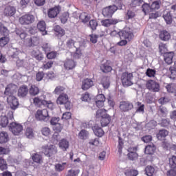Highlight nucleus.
<instances>
[{"label": "nucleus", "instance_id": "nucleus-40", "mask_svg": "<svg viewBox=\"0 0 176 176\" xmlns=\"http://www.w3.org/2000/svg\"><path fill=\"white\" fill-rule=\"evenodd\" d=\"M73 58H75V60H79L82 56L83 53L82 52V50L80 47H76L75 52L73 53L72 54Z\"/></svg>", "mask_w": 176, "mask_h": 176}, {"label": "nucleus", "instance_id": "nucleus-64", "mask_svg": "<svg viewBox=\"0 0 176 176\" xmlns=\"http://www.w3.org/2000/svg\"><path fill=\"white\" fill-rule=\"evenodd\" d=\"M79 170L71 169L68 171L67 176H78L79 175Z\"/></svg>", "mask_w": 176, "mask_h": 176}, {"label": "nucleus", "instance_id": "nucleus-8", "mask_svg": "<svg viewBox=\"0 0 176 176\" xmlns=\"http://www.w3.org/2000/svg\"><path fill=\"white\" fill-rule=\"evenodd\" d=\"M116 10H118V6H110L109 7L104 8L102 10V14L104 16V17H112V16L113 15V13H115V12H116Z\"/></svg>", "mask_w": 176, "mask_h": 176}, {"label": "nucleus", "instance_id": "nucleus-46", "mask_svg": "<svg viewBox=\"0 0 176 176\" xmlns=\"http://www.w3.org/2000/svg\"><path fill=\"white\" fill-rule=\"evenodd\" d=\"M15 32H16V35H18L19 36V38H21V39H22V40L25 39L26 36H28V34H27V32H25L23 30L16 29L15 30Z\"/></svg>", "mask_w": 176, "mask_h": 176}, {"label": "nucleus", "instance_id": "nucleus-24", "mask_svg": "<svg viewBox=\"0 0 176 176\" xmlns=\"http://www.w3.org/2000/svg\"><path fill=\"white\" fill-rule=\"evenodd\" d=\"M112 67L109 65L108 62L100 65V70L104 74H109V72H112Z\"/></svg>", "mask_w": 176, "mask_h": 176}, {"label": "nucleus", "instance_id": "nucleus-60", "mask_svg": "<svg viewBox=\"0 0 176 176\" xmlns=\"http://www.w3.org/2000/svg\"><path fill=\"white\" fill-rule=\"evenodd\" d=\"M142 12H144V14L149 13L152 9H151V6L148 3L143 4L142 6Z\"/></svg>", "mask_w": 176, "mask_h": 176}, {"label": "nucleus", "instance_id": "nucleus-1", "mask_svg": "<svg viewBox=\"0 0 176 176\" xmlns=\"http://www.w3.org/2000/svg\"><path fill=\"white\" fill-rule=\"evenodd\" d=\"M57 147L53 144H46L41 147V153L45 155L46 157H53V156L57 155Z\"/></svg>", "mask_w": 176, "mask_h": 176}, {"label": "nucleus", "instance_id": "nucleus-51", "mask_svg": "<svg viewBox=\"0 0 176 176\" xmlns=\"http://www.w3.org/2000/svg\"><path fill=\"white\" fill-rule=\"evenodd\" d=\"M8 169V163L3 157H0V170L3 171V170Z\"/></svg>", "mask_w": 176, "mask_h": 176}, {"label": "nucleus", "instance_id": "nucleus-7", "mask_svg": "<svg viewBox=\"0 0 176 176\" xmlns=\"http://www.w3.org/2000/svg\"><path fill=\"white\" fill-rule=\"evenodd\" d=\"M119 36L120 38H123L124 39L129 41L134 38V34H133V32H131L129 28H125L119 32Z\"/></svg>", "mask_w": 176, "mask_h": 176}, {"label": "nucleus", "instance_id": "nucleus-42", "mask_svg": "<svg viewBox=\"0 0 176 176\" xmlns=\"http://www.w3.org/2000/svg\"><path fill=\"white\" fill-rule=\"evenodd\" d=\"M155 167L152 166L148 165L145 168V173H146V175L148 176H153V174H155Z\"/></svg>", "mask_w": 176, "mask_h": 176}, {"label": "nucleus", "instance_id": "nucleus-15", "mask_svg": "<svg viewBox=\"0 0 176 176\" xmlns=\"http://www.w3.org/2000/svg\"><path fill=\"white\" fill-rule=\"evenodd\" d=\"M119 23V20L111 19H103L101 21V24L103 27H111V25H116Z\"/></svg>", "mask_w": 176, "mask_h": 176}, {"label": "nucleus", "instance_id": "nucleus-33", "mask_svg": "<svg viewBox=\"0 0 176 176\" xmlns=\"http://www.w3.org/2000/svg\"><path fill=\"white\" fill-rule=\"evenodd\" d=\"M107 111L105 109H100L97 110L96 118V119H102V118H105L109 114L107 113Z\"/></svg>", "mask_w": 176, "mask_h": 176}, {"label": "nucleus", "instance_id": "nucleus-17", "mask_svg": "<svg viewBox=\"0 0 176 176\" xmlns=\"http://www.w3.org/2000/svg\"><path fill=\"white\" fill-rule=\"evenodd\" d=\"M159 36L160 39L164 42H168L171 39V34L167 30H162Z\"/></svg>", "mask_w": 176, "mask_h": 176}, {"label": "nucleus", "instance_id": "nucleus-34", "mask_svg": "<svg viewBox=\"0 0 176 176\" xmlns=\"http://www.w3.org/2000/svg\"><path fill=\"white\" fill-rule=\"evenodd\" d=\"M75 43H76V41H75L74 38H68L66 41L65 46L67 50H71V49H74V47H76L75 46Z\"/></svg>", "mask_w": 176, "mask_h": 176}, {"label": "nucleus", "instance_id": "nucleus-43", "mask_svg": "<svg viewBox=\"0 0 176 176\" xmlns=\"http://www.w3.org/2000/svg\"><path fill=\"white\" fill-rule=\"evenodd\" d=\"M101 85H102V87H104V89H108L110 85L109 77L108 76L102 77L101 80Z\"/></svg>", "mask_w": 176, "mask_h": 176}, {"label": "nucleus", "instance_id": "nucleus-5", "mask_svg": "<svg viewBox=\"0 0 176 176\" xmlns=\"http://www.w3.org/2000/svg\"><path fill=\"white\" fill-rule=\"evenodd\" d=\"M34 21H35V16L30 14L23 15L19 18V23L22 25H30V24H32Z\"/></svg>", "mask_w": 176, "mask_h": 176}, {"label": "nucleus", "instance_id": "nucleus-27", "mask_svg": "<svg viewBox=\"0 0 176 176\" xmlns=\"http://www.w3.org/2000/svg\"><path fill=\"white\" fill-rule=\"evenodd\" d=\"M111 120L112 119L111 118V116H109V114L100 118V124L102 127H107V126L111 123Z\"/></svg>", "mask_w": 176, "mask_h": 176}, {"label": "nucleus", "instance_id": "nucleus-29", "mask_svg": "<svg viewBox=\"0 0 176 176\" xmlns=\"http://www.w3.org/2000/svg\"><path fill=\"white\" fill-rule=\"evenodd\" d=\"M39 93H40L39 87H38L35 85H32L30 86L29 89V94L30 96H32L33 97H34L35 96H38Z\"/></svg>", "mask_w": 176, "mask_h": 176}, {"label": "nucleus", "instance_id": "nucleus-57", "mask_svg": "<svg viewBox=\"0 0 176 176\" xmlns=\"http://www.w3.org/2000/svg\"><path fill=\"white\" fill-rule=\"evenodd\" d=\"M89 144L92 146H98V145H100V139L98 138L91 139L89 142Z\"/></svg>", "mask_w": 176, "mask_h": 176}, {"label": "nucleus", "instance_id": "nucleus-39", "mask_svg": "<svg viewBox=\"0 0 176 176\" xmlns=\"http://www.w3.org/2000/svg\"><path fill=\"white\" fill-rule=\"evenodd\" d=\"M65 167H67V162H63L61 164H55V170L57 173H61V171H64L65 170Z\"/></svg>", "mask_w": 176, "mask_h": 176}, {"label": "nucleus", "instance_id": "nucleus-3", "mask_svg": "<svg viewBox=\"0 0 176 176\" xmlns=\"http://www.w3.org/2000/svg\"><path fill=\"white\" fill-rule=\"evenodd\" d=\"M133 74L125 72L121 76V81L123 86H131L133 85Z\"/></svg>", "mask_w": 176, "mask_h": 176}, {"label": "nucleus", "instance_id": "nucleus-32", "mask_svg": "<svg viewBox=\"0 0 176 176\" xmlns=\"http://www.w3.org/2000/svg\"><path fill=\"white\" fill-rule=\"evenodd\" d=\"M156 151V146L152 144L145 147L144 153L146 155H153Z\"/></svg>", "mask_w": 176, "mask_h": 176}, {"label": "nucleus", "instance_id": "nucleus-19", "mask_svg": "<svg viewBox=\"0 0 176 176\" xmlns=\"http://www.w3.org/2000/svg\"><path fill=\"white\" fill-rule=\"evenodd\" d=\"M37 29L40 32H41V34L45 36V35H47V31H46V23L45 21H40L37 23Z\"/></svg>", "mask_w": 176, "mask_h": 176}, {"label": "nucleus", "instance_id": "nucleus-18", "mask_svg": "<svg viewBox=\"0 0 176 176\" xmlns=\"http://www.w3.org/2000/svg\"><path fill=\"white\" fill-rule=\"evenodd\" d=\"M31 157L34 163L36 164H42L43 163V157L39 153H33Z\"/></svg>", "mask_w": 176, "mask_h": 176}, {"label": "nucleus", "instance_id": "nucleus-9", "mask_svg": "<svg viewBox=\"0 0 176 176\" xmlns=\"http://www.w3.org/2000/svg\"><path fill=\"white\" fill-rule=\"evenodd\" d=\"M119 108L121 112H129L134 108V105L130 101H122L120 102Z\"/></svg>", "mask_w": 176, "mask_h": 176}, {"label": "nucleus", "instance_id": "nucleus-45", "mask_svg": "<svg viewBox=\"0 0 176 176\" xmlns=\"http://www.w3.org/2000/svg\"><path fill=\"white\" fill-rule=\"evenodd\" d=\"M9 124V120L8 119V117L6 116H1L0 117V126L1 127H6Z\"/></svg>", "mask_w": 176, "mask_h": 176}, {"label": "nucleus", "instance_id": "nucleus-13", "mask_svg": "<svg viewBox=\"0 0 176 176\" xmlns=\"http://www.w3.org/2000/svg\"><path fill=\"white\" fill-rule=\"evenodd\" d=\"M60 7H53L47 10V16L50 19H56V16L60 14Z\"/></svg>", "mask_w": 176, "mask_h": 176}, {"label": "nucleus", "instance_id": "nucleus-55", "mask_svg": "<svg viewBox=\"0 0 176 176\" xmlns=\"http://www.w3.org/2000/svg\"><path fill=\"white\" fill-rule=\"evenodd\" d=\"M146 75L148 78H155L156 75V70L151 68H148L146 72Z\"/></svg>", "mask_w": 176, "mask_h": 176}, {"label": "nucleus", "instance_id": "nucleus-31", "mask_svg": "<svg viewBox=\"0 0 176 176\" xmlns=\"http://www.w3.org/2000/svg\"><path fill=\"white\" fill-rule=\"evenodd\" d=\"M124 174L126 176H137L138 175V170L133 168H126L124 170Z\"/></svg>", "mask_w": 176, "mask_h": 176}, {"label": "nucleus", "instance_id": "nucleus-11", "mask_svg": "<svg viewBox=\"0 0 176 176\" xmlns=\"http://www.w3.org/2000/svg\"><path fill=\"white\" fill-rule=\"evenodd\" d=\"M16 90L17 86L16 85L10 84L6 87L4 94L5 96H8V97L14 96L16 93Z\"/></svg>", "mask_w": 176, "mask_h": 176}, {"label": "nucleus", "instance_id": "nucleus-44", "mask_svg": "<svg viewBox=\"0 0 176 176\" xmlns=\"http://www.w3.org/2000/svg\"><path fill=\"white\" fill-rule=\"evenodd\" d=\"M89 137V132L85 129H82L78 133V138L80 140H87Z\"/></svg>", "mask_w": 176, "mask_h": 176}, {"label": "nucleus", "instance_id": "nucleus-6", "mask_svg": "<svg viewBox=\"0 0 176 176\" xmlns=\"http://www.w3.org/2000/svg\"><path fill=\"white\" fill-rule=\"evenodd\" d=\"M41 43V38L39 36H31L29 38L26 39L25 45L28 47H35V46H38Z\"/></svg>", "mask_w": 176, "mask_h": 176}, {"label": "nucleus", "instance_id": "nucleus-54", "mask_svg": "<svg viewBox=\"0 0 176 176\" xmlns=\"http://www.w3.org/2000/svg\"><path fill=\"white\" fill-rule=\"evenodd\" d=\"M46 57L48 60H54L57 57V52L52 51L46 53Z\"/></svg>", "mask_w": 176, "mask_h": 176}, {"label": "nucleus", "instance_id": "nucleus-59", "mask_svg": "<svg viewBox=\"0 0 176 176\" xmlns=\"http://www.w3.org/2000/svg\"><path fill=\"white\" fill-rule=\"evenodd\" d=\"M68 17H69V15L68 13L65 12L62 14V15L60 16V20L63 24H65L67 21H68Z\"/></svg>", "mask_w": 176, "mask_h": 176}, {"label": "nucleus", "instance_id": "nucleus-36", "mask_svg": "<svg viewBox=\"0 0 176 176\" xmlns=\"http://www.w3.org/2000/svg\"><path fill=\"white\" fill-rule=\"evenodd\" d=\"M9 141V135L6 131L0 133V144H6Z\"/></svg>", "mask_w": 176, "mask_h": 176}, {"label": "nucleus", "instance_id": "nucleus-58", "mask_svg": "<svg viewBox=\"0 0 176 176\" xmlns=\"http://www.w3.org/2000/svg\"><path fill=\"white\" fill-rule=\"evenodd\" d=\"M142 2H144L142 0H131L130 6H131V8H137V6H141Z\"/></svg>", "mask_w": 176, "mask_h": 176}, {"label": "nucleus", "instance_id": "nucleus-35", "mask_svg": "<svg viewBox=\"0 0 176 176\" xmlns=\"http://www.w3.org/2000/svg\"><path fill=\"white\" fill-rule=\"evenodd\" d=\"M164 61L166 63V64H173V58H174V53L169 52V53H165L164 55Z\"/></svg>", "mask_w": 176, "mask_h": 176}, {"label": "nucleus", "instance_id": "nucleus-12", "mask_svg": "<svg viewBox=\"0 0 176 176\" xmlns=\"http://www.w3.org/2000/svg\"><path fill=\"white\" fill-rule=\"evenodd\" d=\"M7 102L11 107V109H17L19 108V99L16 96H8L7 98Z\"/></svg>", "mask_w": 176, "mask_h": 176}, {"label": "nucleus", "instance_id": "nucleus-23", "mask_svg": "<svg viewBox=\"0 0 176 176\" xmlns=\"http://www.w3.org/2000/svg\"><path fill=\"white\" fill-rule=\"evenodd\" d=\"M167 135H168V131L166 129H161L157 133L156 137L160 141H164Z\"/></svg>", "mask_w": 176, "mask_h": 176}, {"label": "nucleus", "instance_id": "nucleus-16", "mask_svg": "<svg viewBox=\"0 0 176 176\" xmlns=\"http://www.w3.org/2000/svg\"><path fill=\"white\" fill-rule=\"evenodd\" d=\"M3 14L7 17H12L16 14V8L13 6H8L5 8Z\"/></svg>", "mask_w": 176, "mask_h": 176}, {"label": "nucleus", "instance_id": "nucleus-26", "mask_svg": "<svg viewBox=\"0 0 176 176\" xmlns=\"http://www.w3.org/2000/svg\"><path fill=\"white\" fill-rule=\"evenodd\" d=\"M54 30L56 32V35L58 36V38H61L65 35V30H64V29L60 28V26L58 25L54 27Z\"/></svg>", "mask_w": 176, "mask_h": 176}, {"label": "nucleus", "instance_id": "nucleus-4", "mask_svg": "<svg viewBox=\"0 0 176 176\" xmlns=\"http://www.w3.org/2000/svg\"><path fill=\"white\" fill-rule=\"evenodd\" d=\"M146 87L150 91H153V93L160 91V85L153 80H148L146 83Z\"/></svg>", "mask_w": 176, "mask_h": 176}, {"label": "nucleus", "instance_id": "nucleus-47", "mask_svg": "<svg viewBox=\"0 0 176 176\" xmlns=\"http://www.w3.org/2000/svg\"><path fill=\"white\" fill-rule=\"evenodd\" d=\"M136 106V112H138L139 113H144V112H145V104H142L140 102H137Z\"/></svg>", "mask_w": 176, "mask_h": 176}, {"label": "nucleus", "instance_id": "nucleus-41", "mask_svg": "<svg viewBox=\"0 0 176 176\" xmlns=\"http://www.w3.org/2000/svg\"><path fill=\"white\" fill-rule=\"evenodd\" d=\"M89 27L93 32V31H96V30H97V27H98V22L96 19H91L89 22Z\"/></svg>", "mask_w": 176, "mask_h": 176}, {"label": "nucleus", "instance_id": "nucleus-10", "mask_svg": "<svg viewBox=\"0 0 176 176\" xmlns=\"http://www.w3.org/2000/svg\"><path fill=\"white\" fill-rule=\"evenodd\" d=\"M49 118V111L47 109L37 110L35 113L36 120H46Z\"/></svg>", "mask_w": 176, "mask_h": 176}, {"label": "nucleus", "instance_id": "nucleus-37", "mask_svg": "<svg viewBox=\"0 0 176 176\" xmlns=\"http://www.w3.org/2000/svg\"><path fill=\"white\" fill-rule=\"evenodd\" d=\"M33 103L35 105V107H38V108H41L42 105H44V104H46V100H42L38 97H35L33 99Z\"/></svg>", "mask_w": 176, "mask_h": 176}, {"label": "nucleus", "instance_id": "nucleus-14", "mask_svg": "<svg viewBox=\"0 0 176 176\" xmlns=\"http://www.w3.org/2000/svg\"><path fill=\"white\" fill-rule=\"evenodd\" d=\"M93 86H94V82L90 78H85L82 81L81 89L82 90H89V89L93 87Z\"/></svg>", "mask_w": 176, "mask_h": 176}, {"label": "nucleus", "instance_id": "nucleus-20", "mask_svg": "<svg viewBox=\"0 0 176 176\" xmlns=\"http://www.w3.org/2000/svg\"><path fill=\"white\" fill-rule=\"evenodd\" d=\"M69 101L68 95L66 94H61L57 98L56 102L59 105H64Z\"/></svg>", "mask_w": 176, "mask_h": 176}, {"label": "nucleus", "instance_id": "nucleus-61", "mask_svg": "<svg viewBox=\"0 0 176 176\" xmlns=\"http://www.w3.org/2000/svg\"><path fill=\"white\" fill-rule=\"evenodd\" d=\"M127 157L129 160H137V159H138V153H129Z\"/></svg>", "mask_w": 176, "mask_h": 176}, {"label": "nucleus", "instance_id": "nucleus-2", "mask_svg": "<svg viewBox=\"0 0 176 176\" xmlns=\"http://www.w3.org/2000/svg\"><path fill=\"white\" fill-rule=\"evenodd\" d=\"M8 127L14 135H20L23 130V125L17 122H11Z\"/></svg>", "mask_w": 176, "mask_h": 176}, {"label": "nucleus", "instance_id": "nucleus-52", "mask_svg": "<svg viewBox=\"0 0 176 176\" xmlns=\"http://www.w3.org/2000/svg\"><path fill=\"white\" fill-rule=\"evenodd\" d=\"M53 64H54V62L53 60H49L46 62L45 63H43L41 66L42 69H50L52 67H53Z\"/></svg>", "mask_w": 176, "mask_h": 176}, {"label": "nucleus", "instance_id": "nucleus-21", "mask_svg": "<svg viewBox=\"0 0 176 176\" xmlns=\"http://www.w3.org/2000/svg\"><path fill=\"white\" fill-rule=\"evenodd\" d=\"M28 87L27 85H22L19 87L18 90V97H27L28 95Z\"/></svg>", "mask_w": 176, "mask_h": 176}, {"label": "nucleus", "instance_id": "nucleus-22", "mask_svg": "<svg viewBox=\"0 0 176 176\" xmlns=\"http://www.w3.org/2000/svg\"><path fill=\"white\" fill-rule=\"evenodd\" d=\"M65 69H74L76 67V63L72 59H67L64 63Z\"/></svg>", "mask_w": 176, "mask_h": 176}, {"label": "nucleus", "instance_id": "nucleus-50", "mask_svg": "<svg viewBox=\"0 0 176 176\" xmlns=\"http://www.w3.org/2000/svg\"><path fill=\"white\" fill-rule=\"evenodd\" d=\"M124 146V142L123 141V139L121 138L120 137H118V153H120V155H122V152Z\"/></svg>", "mask_w": 176, "mask_h": 176}, {"label": "nucleus", "instance_id": "nucleus-63", "mask_svg": "<svg viewBox=\"0 0 176 176\" xmlns=\"http://www.w3.org/2000/svg\"><path fill=\"white\" fill-rule=\"evenodd\" d=\"M65 90V87L60 85L57 86L54 91V94H61Z\"/></svg>", "mask_w": 176, "mask_h": 176}, {"label": "nucleus", "instance_id": "nucleus-49", "mask_svg": "<svg viewBox=\"0 0 176 176\" xmlns=\"http://www.w3.org/2000/svg\"><path fill=\"white\" fill-rule=\"evenodd\" d=\"M169 166L170 170H176V156L173 155L172 157L169 158Z\"/></svg>", "mask_w": 176, "mask_h": 176}, {"label": "nucleus", "instance_id": "nucleus-62", "mask_svg": "<svg viewBox=\"0 0 176 176\" xmlns=\"http://www.w3.org/2000/svg\"><path fill=\"white\" fill-rule=\"evenodd\" d=\"M25 135L28 138H33L34 130L31 128H27L25 131Z\"/></svg>", "mask_w": 176, "mask_h": 176}, {"label": "nucleus", "instance_id": "nucleus-53", "mask_svg": "<svg viewBox=\"0 0 176 176\" xmlns=\"http://www.w3.org/2000/svg\"><path fill=\"white\" fill-rule=\"evenodd\" d=\"M9 37L8 36H3L0 38V46L1 47H5L8 43H9Z\"/></svg>", "mask_w": 176, "mask_h": 176}, {"label": "nucleus", "instance_id": "nucleus-56", "mask_svg": "<svg viewBox=\"0 0 176 176\" xmlns=\"http://www.w3.org/2000/svg\"><path fill=\"white\" fill-rule=\"evenodd\" d=\"M167 91L172 93L173 96H176V87L173 85H168L166 87Z\"/></svg>", "mask_w": 176, "mask_h": 176}, {"label": "nucleus", "instance_id": "nucleus-25", "mask_svg": "<svg viewBox=\"0 0 176 176\" xmlns=\"http://www.w3.org/2000/svg\"><path fill=\"white\" fill-rule=\"evenodd\" d=\"M93 131L97 137H102L104 135V130L100 126L96 124L92 127Z\"/></svg>", "mask_w": 176, "mask_h": 176}, {"label": "nucleus", "instance_id": "nucleus-28", "mask_svg": "<svg viewBox=\"0 0 176 176\" xmlns=\"http://www.w3.org/2000/svg\"><path fill=\"white\" fill-rule=\"evenodd\" d=\"M59 148H60V149H62V151H67V149H68L69 148V142H68V140H67V139H62L59 143Z\"/></svg>", "mask_w": 176, "mask_h": 176}, {"label": "nucleus", "instance_id": "nucleus-48", "mask_svg": "<svg viewBox=\"0 0 176 176\" xmlns=\"http://www.w3.org/2000/svg\"><path fill=\"white\" fill-rule=\"evenodd\" d=\"M0 34L4 36L9 35V30L1 22H0Z\"/></svg>", "mask_w": 176, "mask_h": 176}, {"label": "nucleus", "instance_id": "nucleus-30", "mask_svg": "<svg viewBox=\"0 0 176 176\" xmlns=\"http://www.w3.org/2000/svg\"><path fill=\"white\" fill-rule=\"evenodd\" d=\"M79 19L81 22L83 23V24H86L87 23H89V21H90V19H91V17L88 13L82 12L80 14Z\"/></svg>", "mask_w": 176, "mask_h": 176}, {"label": "nucleus", "instance_id": "nucleus-38", "mask_svg": "<svg viewBox=\"0 0 176 176\" xmlns=\"http://www.w3.org/2000/svg\"><path fill=\"white\" fill-rule=\"evenodd\" d=\"M164 19L165 20L166 24H172L173 23V15L170 12H167L163 15Z\"/></svg>", "mask_w": 176, "mask_h": 176}]
</instances>
